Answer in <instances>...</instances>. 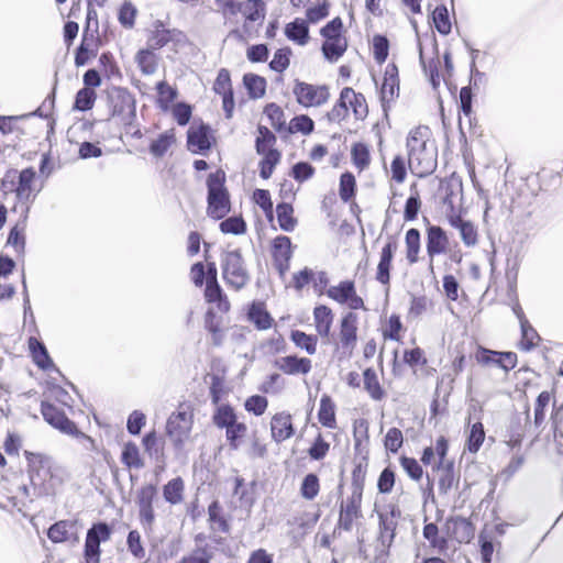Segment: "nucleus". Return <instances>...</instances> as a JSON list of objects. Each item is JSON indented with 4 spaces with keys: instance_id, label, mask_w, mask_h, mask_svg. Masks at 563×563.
I'll return each instance as SVG.
<instances>
[{
    "instance_id": "a211bd4d",
    "label": "nucleus",
    "mask_w": 563,
    "mask_h": 563,
    "mask_svg": "<svg viewBox=\"0 0 563 563\" xmlns=\"http://www.w3.org/2000/svg\"><path fill=\"white\" fill-rule=\"evenodd\" d=\"M449 244L446 233L441 227L430 225L427 230V252L432 260L435 255L445 252Z\"/></svg>"
},
{
    "instance_id": "b1692460",
    "label": "nucleus",
    "mask_w": 563,
    "mask_h": 563,
    "mask_svg": "<svg viewBox=\"0 0 563 563\" xmlns=\"http://www.w3.org/2000/svg\"><path fill=\"white\" fill-rule=\"evenodd\" d=\"M238 12H242L247 22L263 21L265 18V4L261 0H247L238 5Z\"/></svg>"
},
{
    "instance_id": "338daca9",
    "label": "nucleus",
    "mask_w": 563,
    "mask_h": 563,
    "mask_svg": "<svg viewBox=\"0 0 563 563\" xmlns=\"http://www.w3.org/2000/svg\"><path fill=\"white\" fill-rule=\"evenodd\" d=\"M420 208H421V200H420L418 191L416 190L415 194L410 195V197L406 201L405 210H404V219L406 221L416 220Z\"/></svg>"
},
{
    "instance_id": "bb28decb",
    "label": "nucleus",
    "mask_w": 563,
    "mask_h": 563,
    "mask_svg": "<svg viewBox=\"0 0 563 563\" xmlns=\"http://www.w3.org/2000/svg\"><path fill=\"white\" fill-rule=\"evenodd\" d=\"M294 208L288 202H280L276 206L277 221L282 230L292 232L297 220L292 217Z\"/></svg>"
},
{
    "instance_id": "f8f14e48",
    "label": "nucleus",
    "mask_w": 563,
    "mask_h": 563,
    "mask_svg": "<svg viewBox=\"0 0 563 563\" xmlns=\"http://www.w3.org/2000/svg\"><path fill=\"white\" fill-rule=\"evenodd\" d=\"M41 413L48 424L59 430L60 432L69 435H75L78 433L76 424L67 418L63 410L58 409L53 404L42 401Z\"/></svg>"
},
{
    "instance_id": "cd10ccee",
    "label": "nucleus",
    "mask_w": 563,
    "mask_h": 563,
    "mask_svg": "<svg viewBox=\"0 0 563 563\" xmlns=\"http://www.w3.org/2000/svg\"><path fill=\"white\" fill-rule=\"evenodd\" d=\"M318 418L322 426L327 428L335 427V406L328 395H323L320 399Z\"/></svg>"
},
{
    "instance_id": "69168bd1",
    "label": "nucleus",
    "mask_w": 563,
    "mask_h": 563,
    "mask_svg": "<svg viewBox=\"0 0 563 563\" xmlns=\"http://www.w3.org/2000/svg\"><path fill=\"white\" fill-rule=\"evenodd\" d=\"M260 136L255 141V148L258 154L267 153V147L275 143L276 137L266 126H258Z\"/></svg>"
},
{
    "instance_id": "2f4dec72",
    "label": "nucleus",
    "mask_w": 563,
    "mask_h": 563,
    "mask_svg": "<svg viewBox=\"0 0 563 563\" xmlns=\"http://www.w3.org/2000/svg\"><path fill=\"white\" fill-rule=\"evenodd\" d=\"M249 318L260 330H266L271 328L273 321L269 313L264 309V306L258 302L252 303L249 310Z\"/></svg>"
},
{
    "instance_id": "5fc2aeb1",
    "label": "nucleus",
    "mask_w": 563,
    "mask_h": 563,
    "mask_svg": "<svg viewBox=\"0 0 563 563\" xmlns=\"http://www.w3.org/2000/svg\"><path fill=\"white\" fill-rule=\"evenodd\" d=\"M319 487V478L316 474L306 475L300 487L302 497L312 500L318 495Z\"/></svg>"
},
{
    "instance_id": "f3484780",
    "label": "nucleus",
    "mask_w": 563,
    "mask_h": 563,
    "mask_svg": "<svg viewBox=\"0 0 563 563\" xmlns=\"http://www.w3.org/2000/svg\"><path fill=\"white\" fill-rule=\"evenodd\" d=\"M187 145L192 153H203L211 148L210 128L201 124L190 128L187 132Z\"/></svg>"
},
{
    "instance_id": "9d476101",
    "label": "nucleus",
    "mask_w": 563,
    "mask_h": 563,
    "mask_svg": "<svg viewBox=\"0 0 563 563\" xmlns=\"http://www.w3.org/2000/svg\"><path fill=\"white\" fill-rule=\"evenodd\" d=\"M408 164L412 173L419 177H426L437 168V147L430 143L421 151L408 156Z\"/></svg>"
},
{
    "instance_id": "49530a36",
    "label": "nucleus",
    "mask_w": 563,
    "mask_h": 563,
    "mask_svg": "<svg viewBox=\"0 0 563 563\" xmlns=\"http://www.w3.org/2000/svg\"><path fill=\"white\" fill-rule=\"evenodd\" d=\"M355 177L352 173L345 172L340 177L339 195L344 202L350 201L355 195Z\"/></svg>"
},
{
    "instance_id": "0eeeda50",
    "label": "nucleus",
    "mask_w": 563,
    "mask_h": 563,
    "mask_svg": "<svg viewBox=\"0 0 563 563\" xmlns=\"http://www.w3.org/2000/svg\"><path fill=\"white\" fill-rule=\"evenodd\" d=\"M388 510L378 512L379 519V537L378 542L380 543L382 551H388L391 547L396 537V529L398 526V519L401 516V511L396 506H388Z\"/></svg>"
},
{
    "instance_id": "a18cd8bd",
    "label": "nucleus",
    "mask_w": 563,
    "mask_h": 563,
    "mask_svg": "<svg viewBox=\"0 0 563 563\" xmlns=\"http://www.w3.org/2000/svg\"><path fill=\"white\" fill-rule=\"evenodd\" d=\"M25 220L15 224L9 232L7 244L12 245L18 253H23L25 247Z\"/></svg>"
},
{
    "instance_id": "a878e982",
    "label": "nucleus",
    "mask_w": 563,
    "mask_h": 563,
    "mask_svg": "<svg viewBox=\"0 0 563 563\" xmlns=\"http://www.w3.org/2000/svg\"><path fill=\"white\" fill-rule=\"evenodd\" d=\"M313 318L317 332L321 336H329L333 321V314L331 309L328 308L327 306H318L313 310Z\"/></svg>"
},
{
    "instance_id": "72a5a7b5",
    "label": "nucleus",
    "mask_w": 563,
    "mask_h": 563,
    "mask_svg": "<svg viewBox=\"0 0 563 563\" xmlns=\"http://www.w3.org/2000/svg\"><path fill=\"white\" fill-rule=\"evenodd\" d=\"M184 492V482L180 477L173 478L163 488L165 500L172 505L181 503Z\"/></svg>"
},
{
    "instance_id": "e433bc0d",
    "label": "nucleus",
    "mask_w": 563,
    "mask_h": 563,
    "mask_svg": "<svg viewBox=\"0 0 563 563\" xmlns=\"http://www.w3.org/2000/svg\"><path fill=\"white\" fill-rule=\"evenodd\" d=\"M273 257L289 262L291 258V241L286 235H279L273 241Z\"/></svg>"
},
{
    "instance_id": "c03bdc74",
    "label": "nucleus",
    "mask_w": 563,
    "mask_h": 563,
    "mask_svg": "<svg viewBox=\"0 0 563 563\" xmlns=\"http://www.w3.org/2000/svg\"><path fill=\"white\" fill-rule=\"evenodd\" d=\"M121 460L128 467L141 468L144 466L139 448L133 442H128L124 445Z\"/></svg>"
},
{
    "instance_id": "aec40b11",
    "label": "nucleus",
    "mask_w": 563,
    "mask_h": 563,
    "mask_svg": "<svg viewBox=\"0 0 563 563\" xmlns=\"http://www.w3.org/2000/svg\"><path fill=\"white\" fill-rule=\"evenodd\" d=\"M35 172L32 168L23 169L19 176V184L15 189L16 198L23 205L31 202L35 195L32 192V184L35 179ZM29 211V206L25 207V212Z\"/></svg>"
},
{
    "instance_id": "5701e85b",
    "label": "nucleus",
    "mask_w": 563,
    "mask_h": 563,
    "mask_svg": "<svg viewBox=\"0 0 563 563\" xmlns=\"http://www.w3.org/2000/svg\"><path fill=\"white\" fill-rule=\"evenodd\" d=\"M353 96V89L345 87L340 93L339 101L333 106L331 111L327 113V118L330 122H340L347 117V99Z\"/></svg>"
},
{
    "instance_id": "79ce46f5",
    "label": "nucleus",
    "mask_w": 563,
    "mask_h": 563,
    "mask_svg": "<svg viewBox=\"0 0 563 563\" xmlns=\"http://www.w3.org/2000/svg\"><path fill=\"white\" fill-rule=\"evenodd\" d=\"M521 328V340H520V347L523 351H530L532 350L538 341H540V335L538 332L533 329V327L529 323L528 320H525L522 322Z\"/></svg>"
},
{
    "instance_id": "7ed1b4c3",
    "label": "nucleus",
    "mask_w": 563,
    "mask_h": 563,
    "mask_svg": "<svg viewBox=\"0 0 563 563\" xmlns=\"http://www.w3.org/2000/svg\"><path fill=\"white\" fill-rule=\"evenodd\" d=\"M112 117L120 118L125 125H131L136 119V102L134 96L125 88L114 87L109 91Z\"/></svg>"
},
{
    "instance_id": "9b49d317",
    "label": "nucleus",
    "mask_w": 563,
    "mask_h": 563,
    "mask_svg": "<svg viewBox=\"0 0 563 563\" xmlns=\"http://www.w3.org/2000/svg\"><path fill=\"white\" fill-rule=\"evenodd\" d=\"M191 426V413L179 410L169 416L166 423V433L175 445H180L188 437Z\"/></svg>"
},
{
    "instance_id": "6e6d98bb",
    "label": "nucleus",
    "mask_w": 563,
    "mask_h": 563,
    "mask_svg": "<svg viewBox=\"0 0 563 563\" xmlns=\"http://www.w3.org/2000/svg\"><path fill=\"white\" fill-rule=\"evenodd\" d=\"M126 545L129 552L135 559H144L145 558V549L143 548L141 534L137 530H131L126 538Z\"/></svg>"
},
{
    "instance_id": "3c124183",
    "label": "nucleus",
    "mask_w": 563,
    "mask_h": 563,
    "mask_svg": "<svg viewBox=\"0 0 563 563\" xmlns=\"http://www.w3.org/2000/svg\"><path fill=\"white\" fill-rule=\"evenodd\" d=\"M485 439V432L483 424L481 422H476L472 426L468 438H467V449L472 453H476L483 444Z\"/></svg>"
},
{
    "instance_id": "393cba45",
    "label": "nucleus",
    "mask_w": 563,
    "mask_h": 563,
    "mask_svg": "<svg viewBox=\"0 0 563 563\" xmlns=\"http://www.w3.org/2000/svg\"><path fill=\"white\" fill-rule=\"evenodd\" d=\"M440 471L439 478V492L442 495H446L454 486L459 484V477L454 474V463L446 462L445 465H439Z\"/></svg>"
},
{
    "instance_id": "a19ab883",
    "label": "nucleus",
    "mask_w": 563,
    "mask_h": 563,
    "mask_svg": "<svg viewBox=\"0 0 563 563\" xmlns=\"http://www.w3.org/2000/svg\"><path fill=\"white\" fill-rule=\"evenodd\" d=\"M136 62L143 74L152 75L156 71L157 58L153 51L148 48L141 49L136 55Z\"/></svg>"
},
{
    "instance_id": "ea45409f",
    "label": "nucleus",
    "mask_w": 563,
    "mask_h": 563,
    "mask_svg": "<svg viewBox=\"0 0 563 563\" xmlns=\"http://www.w3.org/2000/svg\"><path fill=\"white\" fill-rule=\"evenodd\" d=\"M432 20L434 27L442 35H448L451 32L452 25L449 18V11L445 5H438L433 13Z\"/></svg>"
},
{
    "instance_id": "de8ad7c7",
    "label": "nucleus",
    "mask_w": 563,
    "mask_h": 563,
    "mask_svg": "<svg viewBox=\"0 0 563 563\" xmlns=\"http://www.w3.org/2000/svg\"><path fill=\"white\" fill-rule=\"evenodd\" d=\"M292 342L300 349H303L308 354L312 355L317 351V338L309 335L300 330L291 332Z\"/></svg>"
},
{
    "instance_id": "f257e3e1",
    "label": "nucleus",
    "mask_w": 563,
    "mask_h": 563,
    "mask_svg": "<svg viewBox=\"0 0 563 563\" xmlns=\"http://www.w3.org/2000/svg\"><path fill=\"white\" fill-rule=\"evenodd\" d=\"M225 173L218 169L209 174L207 179L208 187V208L207 213L209 217L220 220L230 211L229 192L224 187Z\"/></svg>"
},
{
    "instance_id": "13d9d810",
    "label": "nucleus",
    "mask_w": 563,
    "mask_h": 563,
    "mask_svg": "<svg viewBox=\"0 0 563 563\" xmlns=\"http://www.w3.org/2000/svg\"><path fill=\"white\" fill-rule=\"evenodd\" d=\"M291 55V49L289 47H283L275 52L273 59L269 63L271 69L283 73L289 66V56Z\"/></svg>"
},
{
    "instance_id": "09e8293b",
    "label": "nucleus",
    "mask_w": 563,
    "mask_h": 563,
    "mask_svg": "<svg viewBox=\"0 0 563 563\" xmlns=\"http://www.w3.org/2000/svg\"><path fill=\"white\" fill-rule=\"evenodd\" d=\"M96 92L90 88H81L75 98L74 109L79 111L90 110L96 101Z\"/></svg>"
},
{
    "instance_id": "603ef678",
    "label": "nucleus",
    "mask_w": 563,
    "mask_h": 563,
    "mask_svg": "<svg viewBox=\"0 0 563 563\" xmlns=\"http://www.w3.org/2000/svg\"><path fill=\"white\" fill-rule=\"evenodd\" d=\"M314 129V123L311 118L306 114L297 115L291 119L289 123V132H301L305 135L310 134Z\"/></svg>"
},
{
    "instance_id": "6e6552de",
    "label": "nucleus",
    "mask_w": 563,
    "mask_h": 563,
    "mask_svg": "<svg viewBox=\"0 0 563 563\" xmlns=\"http://www.w3.org/2000/svg\"><path fill=\"white\" fill-rule=\"evenodd\" d=\"M156 486L147 484L142 486L136 493V504L139 507V518L146 531H152L155 520L153 501L156 497Z\"/></svg>"
},
{
    "instance_id": "4d7b16f0",
    "label": "nucleus",
    "mask_w": 563,
    "mask_h": 563,
    "mask_svg": "<svg viewBox=\"0 0 563 563\" xmlns=\"http://www.w3.org/2000/svg\"><path fill=\"white\" fill-rule=\"evenodd\" d=\"M351 153L354 165L361 170L369 165V151L364 143L354 144Z\"/></svg>"
},
{
    "instance_id": "c9c22d12",
    "label": "nucleus",
    "mask_w": 563,
    "mask_h": 563,
    "mask_svg": "<svg viewBox=\"0 0 563 563\" xmlns=\"http://www.w3.org/2000/svg\"><path fill=\"white\" fill-rule=\"evenodd\" d=\"M406 249L407 260L410 264H415L418 261V254L420 251V232L418 229L411 228L406 233Z\"/></svg>"
},
{
    "instance_id": "1a4fd4ad",
    "label": "nucleus",
    "mask_w": 563,
    "mask_h": 563,
    "mask_svg": "<svg viewBox=\"0 0 563 563\" xmlns=\"http://www.w3.org/2000/svg\"><path fill=\"white\" fill-rule=\"evenodd\" d=\"M361 504L362 496L354 494L347 497L346 500L341 501L339 520L333 530L334 536H336L340 530L351 531L353 529L354 520L363 517Z\"/></svg>"
},
{
    "instance_id": "4be33fe9",
    "label": "nucleus",
    "mask_w": 563,
    "mask_h": 563,
    "mask_svg": "<svg viewBox=\"0 0 563 563\" xmlns=\"http://www.w3.org/2000/svg\"><path fill=\"white\" fill-rule=\"evenodd\" d=\"M285 35L288 40L299 45H306L309 40V27L307 22L302 19H295L286 25Z\"/></svg>"
},
{
    "instance_id": "20e7f679",
    "label": "nucleus",
    "mask_w": 563,
    "mask_h": 563,
    "mask_svg": "<svg viewBox=\"0 0 563 563\" xmlns=\"http://www.w3.org/2000/svg\"><path fill=\"white\" fill-rule=\"evenodd\" d=\"M292 93L297 102L305 108L321 107L327 103L330 98L328 86H316L300 80L295 81Z\"/></svg>"
},
{
    "instance_id": "423d86ee",
    "label": "nucleus",
    "mask_w": 563,
    "mask_h": 563,
    "mask_svg": "<svg viewBox=\"0 0 563 563\" xmlns=\"http://www.w3.org/2000/svg\"><path fill=\"white\" fill-rule=\"evenodd\" d=\"M111 532L112 530L107 522L95 523L88 530L85 542V558L88 563H99L100 543L108 541Z\"/></svg>"
},
{
    "instance_id": "2eb2a0df",
    "label": "nucleus",
    "mask_w": 563,
    "mask_h": 563,
    "mask_svg": "<svg viewBox=\"0 0 563 563\" xmlns=\"http://www.w3.org/2000/svg\"><path fill=\"white\" fill-rule=\"evenodd\" d=\"M476 358L482 364H495L505 371L512 369L517 364V354L514 352H495L481 349Z\"/></svg>"
},
{
    "instance_id": "ddd939ff",
    "label": "nucleus",
    "mask_w": 563,
    "mask_h": 563,
    "mask_svg": "<svg viewBox=\"0 0 563 563\" xmlns=\"http://www.w3.org/2000/svg\"><path fill=\"white\" fill-rule=\"evenodd\" d=\"M47 537L54 543L77 544L79 542V523L77 520H59L49 527Z\"/></svg>"
},
{
    "instance_id": "8fccbe9b",
    "label": "nucleus",
    "mask_w": 563,
    "mask_h": 563,
    "mask_svg": "<svg viewBox=\"0 0 563 563\" xmlns=\"http://www.w3.org/2000/svg\"><path fill=\"white\" fill-rule=\"evenodd\" d=\"M175 137L173 134L163 133L158 136L157 140H154L150 145V152L156 156L162 157L168 151V148L174 143Z\"/></svg>"
},
{
    "instance_id": "e2e57ef3",
    "label": "nucleus",
    "mask_w": 563,
    "mask_h": 563,
    "mask_svg": "<svg viewBox=\"0 0 563 563\" xmlns=\"http://www.w3.org/2000/svg\"><path fill=\"white\" fill-rule=\"evenodd\" d=\"M388 38L384 35H375L373 37V52L375 60L379 64L384 63L388 56Z\"/></svg>"
},
{
    "instance_id": "37998d69",
    "label": "nucleus",
    "mask_w": 563,
    "mask_h": 563,
    "mask_svg": "<svg viewBox=\"0 0 563 563\" xmlns=\"http://www.w3.org/2000/svg\"><path fill=\"white\" fill-rule=\"evenodd\" d=\"M156 89L158 95V106L162 110L167 111L169 109V104L177 97V90L170 87L166 81H159Z\"/></svg>"
},
{
    "instance_id": "58836bf2",
    "label": "nucleus",
    "mask_w": 563,
    "mask_h": 563,
    "mask_svg": "<svg viewBox=\"0 0 563 563\" xmlns=\"http://www.w3.org/2000/svg\"><path fill=\"white\" fill-rule=\"evenodd\" d=\"M263 155L264 158L260 162V176L263 179H268L280 159V153L275 148H271Z\"/></svg>"
},
{
    "instance_id": "052dcab7",
    "label": "nucleus",
    "mask_w": 563,
    "mask_h": 563,
    "mask_svg": "<svg viewBox=\"0 0 563 563\" xmlns=\"http://www.w3.org/2000/svg\"><path fill=\"white\" fill-rule=\"evenodd\" d=\"M213 90L216 93L225 96L233 93L230 73L225 68H221L218 73L216 81L213 84Z\"/></svg>"
},
{
    "instance_id": "7c9ffc66",
    "label": "nucleus",
    "mask_w": 563,
    "mask_h": 563,
    "mask_svg": "<svg viewBox=\"0 0 563 563\" xmlns=\"http://www.w3.org/2000/svg\"><path fill=\"white\" fill-rule=\"evenodd\" d=\"M244 86L247 90L250 98H262L266 91L265 78L255 74H245L243 77Z\"/></svg>"
},
{
    "instance_id": "412c9836",
    "label": "nucleus",
    "mask_w": 563,
    "mask_h": 563,
    "mask_svg": "<svg viewBox=\"0 0 563 563\" xmlns=\"http://www.w3.org/2000/svg\"><path fill=\"white\" fill-rule=\"evenodd\" d=\"M29 347L32 354L33 362L36 366L43 371L54 369L58 372V368L53 363L46 346L43 342L38 341L36 338L31 336L29 339Z\"/></svg>"
},
{
    "instance_id": "4468645a",
    "label": "nucleus",
    "mask_w": 563,
    "mask_h": 563,
    "mask_svg": "<svg viewBox=\"0 0 563 563\" xmlns=\"http://www.w3.org/2000/svg\"><path fill=\"white\" fill-rule=\"evenodd\" d=\"M357 314L347 312L341 320L340 324V342L342 349L351 354L357 342Z\"/></svg>"
},
{
    "instance_id": "39448f33",
    "label": "nucleus",
    "mask_w": 563,
    "mask_h": 563,
    "mask_svg": "<svg viewBox=\"0 0 563 563\" xmlns=\"http://www.w3.org/2000/svg\"><path fill=\"white\" fill-rule=\"evenodd\" d=\"M29 461V474L33 486L43 487L47 490V485L52 481V460L42 454L25 452Z\"/></svg>"
},
{
    "instance_id": "680f3d73",
    "label": "nucleus",
    "mask_w": 563,
    "mask_h": 563,
    "mask_svg": "<svg viewBox=\"0 0 563 563\" xmlns=\"http://www.w3.org/2000/svg\"><path fill=\"white\" fill-rule=\"evenodd\" d=\"M225 432L227 440L229 442V445L232 450L239 449V439L245 435L246 433V426L242 422H235L232 426L228 427Z\"/></svg>"
},
{
    "instance_id": "bf43d9fd",
    "label": "nucleus",
    "mask_w": 563,
    "mask_h": 563,
    "mask_svg": "<svg viewBox=\"0 0 563 563\" xmlns=\"http://www.w3.org/2000/svg\"><path fill=\"white\" fill-rule=\"evenodd\" d=\"M223 233L243 234L246 231V223L242 217H230L220 223Z\"/></svg>"
},
{
    "instance_id": "f03ea898",
    "label": "nucleus",
    "mask_w": 563,
    "mask_h": 563,
    "mask_svg": "<svg viewBox=\"0 0 563 563\" xmlns=\"http://www.w3.org/2000/svg\"><path fill=\"white\" fill-rule=\"evenodd\" d=\"M221 267L223 279L235 290L244 288L250 282L240 250L224 252L221 257Z\"/></svg>"
},
{
    "instance_id": "c85d7f7f",
    "label": "nucleus",
    "mask_w": 563,
    "mask_h": 563,
    "mask_svg": "<svg viewBox=\"0 0 563 563\" xmlns=\"http://www.w3.org/2000/svg\"><path fill=\"white\" fill-rule=\"evenodd\" d=\"M347 43L345 38L328 40L322 44V53L327 60L336 62L346 51Z\"/></svg>"
},
{
    "instance_id": "473e14b6",
    "label": "nucleus",
    "mask_w": 563,
    "mask_h": 563,
    "mask_svg": "<svg viewBox=\"0 0 563 563\" xmlns=\"http://www.w3.org/2000/svg\"><path fill=\"white\" fill-rule=\"evenodd\" d=\"M364 388L374 400H380L385 393L378 382L376 372L368 367L363 373Z\"/></svg>"
},
{
    "instance_id": "6ab92c4d",
    "label": "nucleus",
    "mask_w": 563,
    "mask_h": 563,
    "mask_svg": "<svg viewBox=\"0 0 563 563\" xmlns=\"http://www.w3.org/2000/svg\"><path fill=\"white\" fill-rule=\"evenodd\" d=\"M272 438L276 442H283L294 435L295 430L291 416L286 412L276 413L271 421Z\"/></svg>"
},
{
    "instance_id": "864d4df0",
    "label": "nucleus",
    "mask_w": 563,
    "mask_h": 563,
    "mask_svg": "<svg viewBox=\"0 0 563 563\" xmlns=\"http://www.w3.org/2000/svg\"><path fill=\"white\" fill-rule=\"evenodd\" d=\"M172 40V32L166 29H157L147 40V47L151 51L164 47Z\"/></svg>"
},
{
    "instance_id": "0e129e2a",
    "label": "nucleus",
    "mask_w": 563,
    "mask_h": 563,
    "mask_svg": "<svg viewBox=\"0 0 563 563\" xmlns=\"http://www.w3.org/2000/svg\"><path fill=\"white\" fill-rule=\"evenodd\" d=\"M551 400V394L547 390L539 394L537 401H536V408H534V424L536 427H540L545 419L544 410L550 404Z\"/></svg>"
},
{
    "instance_id": "774afa93",
    "label": "nucleus",
    "mask_w": 563,
    "mask_h": 563,
    "mask_svg": "<svg viewBox=\"0 0 563 563\" xmlns=\"http://www.w3.org/2000/svg\"><path fill=\"white\" fill-rule=\"evenodd\" d=\"M342 27H343V22H342L341 18L336 16L333 20H331L330 22H328L321 29L320 33L325 38V41L343 38L341 36Z\"/></svg>"
},
{
    "instance_id": "c756f323",
    "label": "nucleus",
    "mask_w": 563,
    "mask_h": 563,
    "mask_svg": "<svg viewBox=\"0 0 563 563\" xmlns=\"http://www.w3.org/2000/svg\"><path fill=\"white\" fill-rule=\"evenodd\" d=\"M428 128L419 126L409 133L407 139L408 156L421 151L422 147H427L430 143L427 140Z\"/></svg>"
},
{
    "instance_id": "f704fd0d",
    "label": "nucleus",
    "mask_w": 563,
    "mask_h": 563,
    "mask_svg": "<svg viewBox=\"0 0 563 563\" xmlns=\"http://www.w3.org/2000/svg\"><path fill=\"white\" fill-rule=\"evenodd\" d=\"M354 289L355 286L353 282L344 280L341 282L338 286L330 287L327 290V295L340 303H345L349 298L354 295Z\"/></svg>"
},
{
    "instance_id": "4c0bfd02",
    "label": "nucleus",
    "mask_w": 563,
    "mask_h": 563,
    "mask_svg": "<svg viewBox=\"0 0 563 563\" xmlns=\"http://www.w3.org/2000/svg\"><path fill=\"white\" fill-rule=\"evenodd\" d=\"M212 420L218 428L227 429L236 422V415L231 406L222 405L217 408Z\"/></svg>"
},
{
    "instance_id": "dca6fc26",
    "label": "nucleus",
    "mask_w": 563,
    "mask_h": 563,
    "mask_svg": "<svg viewBox=\"0 0 563 563\" xmlns=\"http://www.w3.org/2000/svg\"><path fill=\"white\" fill-rule=\"evenodd\" d=\"M275 367L287 375L308 374L311 371V360L307 357H298L296 355H287L278 357L274 363Z\"/></svg>"
}]
</instances>
